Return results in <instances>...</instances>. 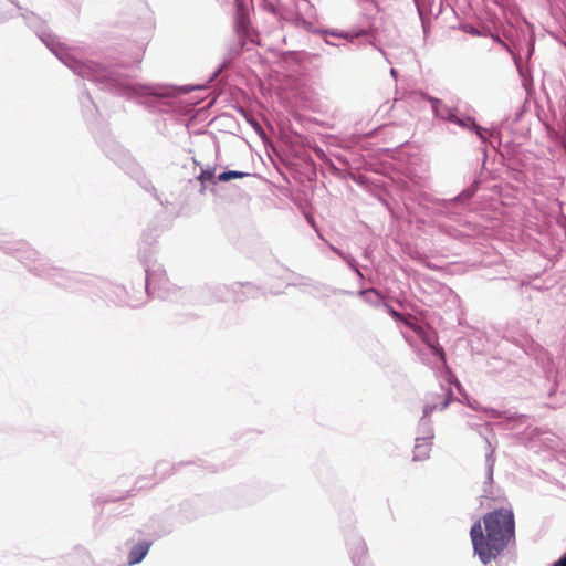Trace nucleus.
<instances>
[{
	"label": "nucleus",
	"mask_w": 566,
	"mask_h": 566,
	"mask_svg": "<svg viewBox=\"0 0 566 566\" xmlns=\"http://www.w3.org/2000/svg\"><path fill=\"white\" fill-rule=\"evenodd\" d=\"M440 356L444 360V352H443V349H440Z\"/></svg>",
	"instance_id": "nucleus-13"
},
{
	"label": "nucleus",
	"mask_w": 566,
	"mask_h": 566,
	"mask_svg": "<svg viewBox=\"0 0 566 566\" xmlns=\"http://www.w3.org/2000/svg\"><path fill=\"white\" fill-rule=\"evenodd\" d=\"M453 377H454V376H453L451 373H449L448 381H449L450 384H452V382H453V380H452V379H453Z\"/></svg>",
	"instance_id": "nucleus-10"
},
{
	"label": "nucleus",
	"mask_w": 566,
	"mask_h": 566,
	"mask_svg": "<svg viewBox=\"0 0 566 566\" xmlns=\"http://www.w3.org/2000/svg\"><path fill=\"white\" fill-rule=\"evenodd\" d=\"M454 122H455L457 124L461 125V126H464V123H463V120H461V119H454Z\"/></svg>",
	"instance_id": "nucleus-11"
},
{
	"label": "nucleus",
	"mask_w": 566,
	"mask_h": 566,
	"mask_svg": "<svg viewBox=\"0 0 566 566\" xmlns=\"http://www.w3.org/2000/svg\"><path fill=\"white\" fill-rule=\"evenodd\" d=\"M486 535L483 534L481 522H476L470 531L474 552L483 564L495 559L515 535L514 514L510 509L494 510L483 517Z\"/></svg>",
	"instance_id": "nucleus-1"
},
{
	"label": "nucleus",
	"mask_w": 566,
	"mask_h": 566,
	"mask_svg": "<svg viewBox=\"0 0 566 566\" xmlns=\"http://www.w3.org/2000/svg\"><path fill=\"white\" fill-rule=\"evenodd\" d=\"M501 45H503L504 48H506L505 43L503 41H501V39L496 38L495 39Z\"/></svg>",
	"instance_id": "nucleus-12"
},
{
	"label": "nucleus",
	"mask_w": 566,
	"mask_h": 566,
	"mask_svg": "<svg viewBox=\"0 0 566 566\" xmlns=\"http://www.w3.org/2000/svg\"><path fill=\"white\" fill-rule=\"evenodd\" d=\"M478 135H479L481 138H483V139L485 138V137L482 135V133L480 132V128H478Z\"/></svg>",
	"instance_id": "nucleus-14"
},
{
	"label": "nucleus",
	"mask_w": 566,
	"mask_h": 566,
	"mask_svg": "<svg viewBox=\"0 0 566 566\" xmlns=\"http://www.w3.org/2000/svg\"><path fill=\"white\" fill-rule=\"evenodd\" d=\"M387 308H388L389 314H390L394 318H396V319H398V321H400L401 318H403V315H402L401 313L397 312L396 310H394L391 306L387 305Z\"/></svg>",
	"instance_id": "nucleus-8"
},
{
	"label": "nucleus",
	"mask_w": 566,
	"mask_h": 566,
	"mask_svg": "<svg viewBox=\"0 0 566 566\" xmlns=\"http://www.w3.org/2000/svg\"><path fill=\"white\" fill-rule=\"evenodd\" d=\"M150 548V543L140 542L136 544L129 552L128 564L135 565L144 559Z\"/></svg>",
	"instance_id": "nucleus-4"
},
{
	"label": "nucleus",
	"mask_w": 566,
	"mask_h": 566,
	"mask_svg": "<svg viewBox=\"0 0 566 566\" xmlns=\"http://www.w3.org/2000/svg\"><path fill=\"white\" fill-rule=\"evenodd\" d=\"M411 318L412 316L411 315H403V318H401L400 321L406 325L408 326L409 328H411L416 334H418L419 336H422V334L424 333L423 328L413 324L411 322Z\"/></svg>",
	"instance_id": "nucleus-6"
},
{
	"label": "nucleus",
	"mask_w": 566,
	"mask_h": 566,
	"mask_svg": "<svg viewBox=\"0 0 566 566\" xmlns=\"http://www.w3.org/2000/svg\"><path fill=\"white\" fill-rule=\"evenodd\" d=\"M248 176L247 172H242V171H235V170H230V171H224V172H221L218 177H217V180L218 181H222V182H226V181H229L231 179H237V178H243Z\"/></svg>",
	"instance_id": "nucleus-5"
},
{
	"label": "nucleus",
	"mask_w": 566,
	"mask_h": 566,
	"mask_svg": "<svg viewBox=\"0 0 566 566\" xmlns=\"http://www.w3.org/2000/svg\"><path fill=\"white\" fill-rule=\"evenodd\" d=\"M454 384L457 385V387H460V382L457 379H454Z\"/></svg>",
	"instance_id": "nucleus-15"
},
{
	"label": "nucleus",
	"mask_w": 566,
	"mask_h": 566,
	"mask_svg": "<svg viewBox=\"0 0 566 566\" xmlns=\"http://www.w3.org/2000/svg\"><path fill=\"white\" fill-rule=\"evenodd\" d=\"M553 566H566V554L559 558Z\"/></svg>",
	"instance_id": "nucleus-9"
},
{
	"label": "nucleus",
	"mask_w": 566,
	"mask_h": 566,
	"mask_svg": "<svg viewBox=\"0 0 566 566\" xmlns=\"http://www.w3.org/2000/svg\"><path fill=\"white\" fill-rule=\"evenodd\" d=\"M198 179L201 181V184H205L206 181L214 182V171L209 169L202 170Z\"/></svg>",
	"instance_id": "nucleus-7"
},
{
	"label": "nucleus",
	"mask_w": 566,
	"mask_h": 566,
	"mask_svg": "<svg viewBox=\"0 0 566 566\" xmlns=\"http://www.w3.org/2000/svg\"><path fill=\"white\" fill-rule=\"evenodd\" d=\"M452 390L450 388L443 390V394L440 396V400L439 401H436L434 399H432L431 401H429L426 407H424V415L426 416H429L430 413H432L434 410L439 409V410H443L448 407V405L450 403V401L452 400Z\"/></svg>",
	"instance_id": "nucleus-2"
},
{
	"label": "nucleus",
	"mask_w": 566,
	"mask_h": 566,
	"mask_svg": "<svg viewBox=\"0 0 566 566\" xmlns=\"http://www.w3.org/2000/svg\"><path fill=\"white\" fill-rule=\"evenodd\" d=\"M432 442L427 438H420L416 440L413 449V460L422 461L429 458Z\"/></svg>",
	"instance_id": "nucleus-3"
}]
</instances>
